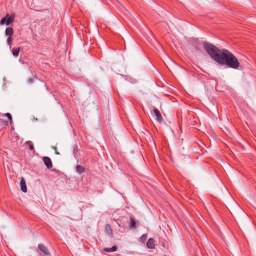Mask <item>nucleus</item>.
I'll list each match as a JSON object with an SVG mask.
<instances>
[{
    "instance_id": "4468645a",
    "label": "nucleus",
    "mask_w": 256,
    "mask_h": 256,
    "mask_svg": "<svg viewBox=\"0 0 256 256\" xmlns=\"http://www.w3.org/2000/svg\"><path fill=\"white\" fill-rule=\"evenodd\" d=\"M130 226L132 227V228H135L136 224V222L135 220L132 217H130Z\"/></svg>"
},
{
    "instance_id": "a211bd4d",
    "label": "nucleus",
    "mask_w": 256,
    "mask_h": 256,
    "mask_svg": "<svg viewBox=\"0 0 256 256\" xmlns=\"http://www.w3.org/2000/svg\"><path fill=\"white\" fill-rule=\"evenodd\" d=\"M28 82L29 84H32L33 83V80L32 78H30L28 80Z\"/></svg>"
},
{
    "instance_id": "f8f14e48",
    "label": "nucleus",
    "mask_w": 256,
    "mask_h": 256,
    "mask_svg": "<svg viewBox=\"0 0 256 256\" xmlns=\"http://www.w3.org/2000/svg\"><path fill=\"white\" fill-rule=\"evenodd\" d=\"M148 238L147 234H143L140 238V242L144 244L146 242Z\"/></svg>"
},
{
    "instance_id": "39448f33",
    "label": "nucleus",
    "mask_w": 256,
    "mask_h": 256,
    "mask_svg": "<svg viewBox=\"0 0 256 256\" xmlns=\"http://www.w3.org/2000/svg\"><path fill=\"white\" fill-rule=\"evenodd\" d=\"M154 114L156 118V120L158 122H162V120H163V118H162V114H161L160 112L158 110V109L156 108H154Z\"/></svg>"
},
{
    "instance_id": "7ed1b4c3",
    "label": "nucleus",
    "mask_w": 256,
    "mask_h": 256,
    "mask_svg": "<svg viewBox=\"0 0 256 256\" xmlns=\"http://www.w3.org/2000/svg\"><path fill=\"white\" fill-rule=\"evenodd\" d=\"M40 256H52L48 248L43 244H39L38 246Z\"/></svg>"
},
{
    "instance_id": "20e7f679",
    "label": "nucleus",
    "mask_w": 256,
    "mask_h": 256,
    "mask_svg": "<svg viewBox=\"0 0 256 256\" xmlns=\"http://www.w3.org/2000/svg\"><path fill=\"white\" fill-rule=\"evenodd\" d=\"M43 160L44 163V164L46 166L48 169H50L51 168H52V163L50 158L46 156L44 157L43 158Z\"/></svg>"
},
{
    "instance_id": "9b49d317",
    "label": "nucleus",
    "mask_w": 256,
    "mask_h": 256,
    "mask_svg": "<svg viewBox=\"0 0 256 256\" xmlns=\"http://www.w3.org/2000/svg\"><path fill=\"white\" fill-rule=\"evenodd\" d=\"M76 170L79 174H82L84 171V168L80 166H78L76 168Z\"/></svg>"
},
{
    "instance_id": "f03ea898",
    "label": "nucleus",
    "mask_w": 256,
    "mask_h": 256,
    "mask_svg": "<svg viewBox=\"0 0 256 256\" xmlns=\"http://www.w3.org/2000/svg\"><path fill=\"white\" fill-rule=\"evenodd\" d=\"M15 18V14H12L10 16L9 14H6L4 18L0 20V25L3 26L6 24L7 26H10L14 22Z\"/></svg>"
},
{
    "instance_id": "6e6552de",
    "label": "nucleus",
    "mask_w": 256,
    "mask_h": 256,
    "mask_svg": "<svg viewBox=\"0 0 256 256\" xmlns=\"http://www.w3.org/2000/svg\"><path fill=\"white\" fill-rule=\"evenodd\" d=\"M20 187H21V190H22V192H27V187H26V180H24V178H22V180H21V181H20Z\"/></svg>"
},
{
    "instance_id": "2eb2a0df",
    "label": "nucleus",
    "mask_w": 256,
    "mask_h": 256,
    "mask_svg": "<svg viewBox=\"0 0 256 256\" xmlns=\"http://www.w3.org/2000/svg\"><path fill=\"white\" fill-rule=\"evenodd\" d=\"M6 116H7V118L9 120L10 124H12V116L11 114L9 113H7L6 114Z\"/></svg>"
},
{
    "instance_id": "f257e3e1",
    "label": "nucleus",
    "mask_w": 256,
    "mask_h": 256,
    "mask_svg": "<svg viewBox=\"0 0 256 256\" xmlns=\"http://www.w3.org/2000/svg\"><path fill=\"white\" fill-rule=\"evenodd\" d=\"M202 45L211 58L218 63L235 70L239 68L240 64L238 60L228 50H220L215 46L207 42H204Z\"/></svg>"
},
{
    "instance_id": "1a4fd4ad",
    "label": "nucleus",
    "mask_w": 256,
    "mask_h": 256,
    "mask_svg": "<svg viewBox=\"0 0 256 256\" xmlns=\"http://www.w3.org/2000/svg\"><path fill=\"white\" fill-rule=\"evenodd\" d=\"M6 34L8 36H12L14 34V30L12 28L8 27L6 30Z\"/></svg>"
},
{
    "instance_id": "423d86ee",
    "label": "nucleus",
    "mask_w": 256,
    "mask_h": 256,
    "mask_svg": "<svg viewBox=\"0 0 256 256\" xmlns=\"http://www.w3.org/2000/svg\"><path fill=\"white\" fill-rule=\"evenodd\" d=\"M147 248L149 249H154L156 247L155 240L154 238H150L148 240L146 244Z\"/></svg>"
},
{
    "instance_id": "dca6fc26",
    "label": "nucleus",
    "mask_w": 256,
    "mask_h": 256,
    "mask_svg": "<svg viewBox=\"0 0 256 256\" xmlns=\"http://www.w3.org/2000/svg\"><path fill=\"white\" fill-rule=\"evenodd\" d=\"M12 36H8L7 40L8 44L11 47L12 45Z\"/></svg>"
},
{
    "instance_id": "9d476101",
    "label": "nucleus",
    "mask_w": 256,
    "mask_h": 256,
    "mask_svg": "<svg viewBox=\"0 0 256 256\" xmlns=\"http://www.w3.org/2000/svg\"><path fill=\"white\" fill-rule=\"evenodd\" d=\"M20 50V48H13L12 50V52L14 56L15 57H17L19 55Z\"/></svg>"
},
{
    "instance_id": "ddd939ff",
    "label": "nucleus",
    "mask_w": 256,
    "mask_h": 256,
    "mask_svg": "<svg viewBox=\"0 0 256 256\" xmlns=\"http://www.w3.org/2000/svg\"><path fill=\"white\" fill-rule=\"evenodd\" d=\"M116 250L117 248L116 246H113L110 248H106L104 249V250L108 252H114L116 251Z\"/></svg>"
},
{
    "instance_id": "0eeeda50",
    "label": "nucleus",
    "mask_w": 256,
    "mask_h": 256,
    "mask_svg": "<svg viewBox=\"0 0 256 256\" xmlns=\"http://www.w3.org/2000/svg\"><path fill=\"white\" fill-rule=\"evenodd\" d=\"M193 46L197 52H202V44L198 40H195L193 43Z\"/></svg>"
},
{
    "instance_id": "f3484780",
    "label": "nucleus",
    "mask_w": 256,
    "mask_h": 256,
    "mask_svg": "<svg viewBox=\"0 0 256 256\" xmlns=\"http://www.w3.org/2000/svg\"><path fill=\"white\" fill-rule=\"evenodd\" d=\"M108 228L110 229V230L112 232V230L110 228V224H108L106 226V229H108Z\"/></svg>"
},
{
    "instance_id": "6ab92c4d",
    "label": "nucleus",
    "mask_w": 256,
    "mask_h": 256,
    "mask_svg": "<svg viewBox=\"0 0 256 256\" xmlns=\"http://www.w3.org/2000/svg\"><path fill=\"white\" fill-rule=\"evenodd\" d=\"M30 150H34V146H32H32H30Z\"/></svg>"
}]
</instances>
